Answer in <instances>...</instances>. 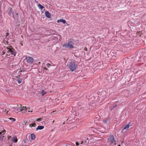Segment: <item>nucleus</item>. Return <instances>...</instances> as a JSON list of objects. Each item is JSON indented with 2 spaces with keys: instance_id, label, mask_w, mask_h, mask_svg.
<instances>
[{
  "instance_id": "obj_1",
  "label": "nucleus",
  "mask_w": 146,
  "mask_h": 146,
  "mask_svg": "<svg viewBox=\"0 0 146 146\" xmlns=\"http://www.w3.org/2000/svg\"><path fill=\"white\" fill-rule=\"evenodd\" d=\"M68 66L69 69L72 71H74L77 67V65H76L74 62L73 61H70Z\"/></svg>"
},
{
  "instance_id": "obj_2",
  "label": "nucleus",
  "mask_w": 146,
  "mask_h": 146,
  "mask_svg": "<svg viewBox=\"0 0 146 146\" xmlns=\"http://www.w3.org/2000/svg\"><path fill=\"white\" fill-rule=\"evenodd\" d=\"M6 48L8 50L7 51L8 53L9 54V53H11V54L14 55L15 56L16 52L15 49L11 46L7 47Z\"/></svg>"
},
{
  "instance_id": "obj_3",
  "label": "nucleus",
  "mask_w": 146,
  "mask_h": 146,
  "mask_svg": "<svg viewBox=\"0 0 146 146\" xmlns=\"http://www.w3.org/2000/svg\"><path fill=\"white\" fill-rule=\"evenodd\" d=\"M21 105H19V106L18 105L17 106H19L18 108H15V110L14 111L16 112V111H21L23 110L26 111H27V108L26 107H21Z\"/></svg>"
},
{
  "instance_id": "obj_4",
  "label": "nucleus",
  "mask_w": 146,
  "mask_h": 146,
  "mask_svg": "<svg viewBox=\"0 0 146 146\" xmlns=\"http://www.w3.org/2000/svg\"><path fill=\"white\" fill-rule=\"evenodd\" d=\"M13 10V9L11 7H9L8 9L7 14L9 18L12 17L14 14Z\"/></svg>"
},
{
  "instance_id": "obj_5",
  "label": "nucleus",
  "mask_w": 146,
  "mask_h": 146,
  "mask_svg": "<svg viewBox=\"0 0 146 146\" xmlns=\"http://www.w3.org/2000/svg\"><path fill=\"white\" fill-rule=\"evenodd\" d=\"M25 60H26V62L28 63H30L31 64L33 63L34 59L32 57L26 56Z\"/></svg>"
},
{
  "instance_id": "obj_6",
  "label": "nucleus",
  "mask_w": 146,
  "mask_h": 146,
  "mask_svg": "<svg viewBox=\"0 0 146 146\" xmlns=\"http://www.w3.org/2000/svg\"><path fill=\"white\" fill-rule=\"evenodd\" d=\"M71 42H69L68 44H64L63 46H66L70 48H74L73 46L71 44Z\"/></svg>"
},
{
  "instance_id": "obj_7",
  "label": "nucleus",
  "mask_w": 146,
  "mask_h": 146,
  "mask_svg": "<svg viewBox=\"0 0 146 146\" xmlns=\"http://www.w3.org/2000/svg\"><path fill=\"white\" fill-rule=\"evenodd\" d=\"M108 140L109 141H110L111 143H113L115 141V139L113 136L111 135H110V137L108 138Z\"/></svg>"
},
{
  "instance_id": "obj_8",
  "label": "nucleus",
  "mask_w": 146,
  "mask_h": 146,
  "mask_svg": "<svg viewBox=\"0 0 146 146\" xmlns=\"http://www.w3.org/2000/svg\"><path fill=\"white\" fill-rule=\"evenodd\" d=\"M73 116L71 117L70 116V117L68 118V119L67 120V122H69L70 123H71L72 122H73L74 121V119H73Z\"/></svg>"
},
{
  "instance_id": "obj_9",
  "label": "nucleus",
  "mask_w": 146,
  "mask_h": 146,
  "mask_svg": "<svg viewBox=\"0 0 146 146\" xmlns=\"http://www.w3.org/2000/svg\"><path fill=\"white\" fill-rule=\"evenodd\" d=\"M14 25L16 27H18L20 25V22L19 19H15Z\"/></svg>"
},
{
  "instance_id": "obj_10",
  "label": "nucleus",
  "mask_w": 146,
  "mask_h": 146,
  "mask_svg": "<svg viewBox=\"0 0 146 146\" xmlns=\"http://www.w3.org/2000/svg\"><path fill=\"white\" fill-rule=\"evenodd\" d=\"M12 17L15 19H18V14L17 13H15L14 14H13Z\"/></svg>"
},
{
  "instance_id": "obj_11",
  "label": "nucleus",
  "mask_w": 146,
  "mask_h": 146,
  "mask_svg": "<svg viewBox=\"0 0 146 146\" xmlns=\"http://www.w3.org/2000/svg\"><path fill=\"white\" fill-rule=\"evenodd\" d=\"M45 14L47 17L48 18H50V14L48 11H46Z\"/></svg>"
},
{
  "instance_id": "obj_12",
  "label": "nucleus",
  "mask_w": 146,
  "mask_h": 146,
  "mask_svg": "<svg viewBox=\"0 0 146 146\" xmlns=\"http://www.w3.org/2000/svg\"><path fill=\"white\" fill-rule=\"evenodd\" d=\"M44 127L43 126H38V127L36 128V129L37 130L38 129L41 130L43 129Z\"/></svg>"
},
{
  "instance_id": "obj_13",
  "label": "nucleus",
  "mask_w": 146,
  "mask_h": 146,
  "mask_svg": "<svg viewBox=\"0 0 146 146\" xmlns=\"http://www.w3.org/2000/svg\"><path fill=\"white\" fill-rule=\"evenodd\" d=\"M59 22H62L63 24H65L66 23V21L63 19H61L60 20H58L57 21V23H59Z\"/></svg>"
},
{
  "instance_id": "obj_14",
  "label": "nucleus",
  "mask_w": 146,
  "mask_h": 146,
  "mask_svg": "<svg viewBox=\"0 0 146 146\" xmlns=\"http://www.w3.org/2000/svg\"><path fill=\"white\" fill-rule=\"evenodd\" d=\"M18 139L16 137H14L12 138V141L14 143H16L17 142Z\"/></svg>"
},
{
  "instance_id": "obj_15",
  "label": "nucleus",
  "mask_w": 146,
  "mask_h": 146,
  "mask_svg": "<svg viewBox=\"0 0 146 146\" xmlns=\"http://www.w3.org/2000/svg\"><path fill=\"white\" fill-rule=\"evenodd\" d=\"M100 117H96L95 119V121H94L95 123H97L98 122L100 121Z\"/></svg>"
},
{
  "instance_id": "obj_16",
  "label": "nucleus",
  "mask_w": 146,
  "mask_h": 146,
  "mask_svg": "<svg viewBox=\"0 0 146 146\" xmlns=\"http://www.w3.org/2000/svg\"><path fill=\"white\" fill-rule=\"evenodd\" d=\"M31 139L32 140H34L35 139V136L34 134L32 133L31 134Z\"/></svg>"
},
{
  "instance_id": "obj_17",
  "label": "nucleus",
  "mask_w": 146,
  "mask_h": 146,
  "mask_svg": "<svg viewBox=\"0 0 146 146\" xmlns=\"http://www.w3.org/2000/svg\"><path fill=\"white\" fill-rule=\"evenodd\" d=\"M129 127V124H128L124 128L122 129V132L123 131V130L124 129H128Z\"/></svg>"
},
{
  "instance_id": "obj_18",
  "label": "nucleus",
  "mask_w": 146,
  "mask_h": 146,
  "mask_svg": "<svg viewBox=\"0 0 146 146\" xmlns=\"http://www.w3.org/2000/svg\"><path fill=\"white\" fill-rule=\"evenodd\" d=\"M38 6L39 7L40 10H42L43 8H44V7L43 6L39 4L38 5Z\"/></svg>"
},
{
  "instance_id": "obj_19",
  "label": "nucleus",
  "mask_w": 146,
  "mask_h": 146,
  "mask_svg": "<svg viewBox=\"0 0 146 146\" xmlns=\"http://www.w3.org/2000/svg\"><path fill=\"white\" fill-rule=\"evenodd\" d=\"M22 80V78H19L17 80V82L19 83H20L21 82Z\"/></svg>"
},
{
  "instance_id": "obj_20",
  "label": "nucleus",
  "mask_w": 146,
  "mask_h": 146,
  "mask_svg": "<svg viewBox=\"0 0 146 146\" xmlns=\"http://www.w3.org/2000/svg\"><path fill=\"white\" fill-rule=\"evenodd\" d=\"M42 95L43 96L46 94V92L44 90H42L41 92Z\"/></svg>"
},
{
  "instance_id": "obj_21",
  "label": "nucleus",
  "mask_w": 146,
  "mask_h": 146,
  "mask_svg": "<svg viewBox=\"0 0 146 146\" xmlns=\"http://www.w3.org/2000/svg\"><path fill=\"white\" fill-rule=\"evenodd\" d=\"M4 137V136H2L1 135L0 136V140L1 141H3Z\"/></svg>"
},
{
  "instance_id": "obj_22",
  "label": "nucleus",
  "mask_w": 146,
  "mask_h": 146,
  "mask_svg": "<svg viewBox=\"0 0 146 146\" xmlns=\"http://www.w3.org/2000/svg\"><path fill=\"white\" fill-rule=\"evenodd\" d=\"M42 118H39L37 119H36V120L37 121H42Z\"/></svg>"
},
{
  "instance_id": "obj_23",
  "label": "nucleus",
  "mask_w": 146,
  "mask_h": 146,
  "mask_svg": "<svg viewBox=\"0 0 146 146\" xmlns=\"http://www.w3.org/2000/svg\"><path fill=\"white\" fill-rule=\"evenodd\" d=\"M117 104H115V105H114L113 107L111 109V111H112L114 109V108H115V107H117Z\"/></svg>"
},
{
  "instance_id": "obj_24",
  "label": "nucleus",
  "mask_w": 146,
  "mask_h": 146,
  "mask_svg": "<svg viewBox=\"0 0 146 146\" xmlns=\"http://www.w3.org/2000/svg\"><path fill=\"white\" fill-rule=\"evenodd\" d=\"M32 126H31V127H35L36 125V124L35 123H32Z\"/></svg>"
},
{
  "instance_id": "obj_25",
  "label": "nucleus",
  "mask_w": 146,
  "mask_h": 146,
  "mask_svg": "<svg viewBox=\"0 0 146 146\" xmlns=\"http://www.w3.org/2000/svg\"><path fill=\"white\" fill-rule=\"evenodd\" d=\"M5 132H6V131L5 130H4L3 131H1L0 132V135H1V134H2V133H3L4 132V133H5Z\"/></svg>"
},
{
  "instance_id": "obj_26",
  "label": "nucleus",
  "mask_w": 146,
  "mask_h": 146,
  "mask_svg": "<svg viewBox=\"0 0 146 146\" xmlns=\"http://www.w3.org/2000/svg\"><path fill=\"white\" fill-rule=\"evenodd\" d=\"M89 143V142H88V141H85V142H84V144H87L88 143Z\"/></svg>"
},
{
  "instance_id": "obj_27",
  "label": "nucleus",
  "mask_w": 146,
  "mask_h": 146,
  "mask_svg": "<svg viewBox=\"0 0 146 146\" xmlns=\"http://www.w3.org/2000/svg\"><path fill=\"white\" fill-rule=\"evenodd\" d=\"M108 122V121L107 120H104L103 121L104 123H107Z\"/></svg>"
},
{
  "instance_id": "obj_28",
  "label": "nucleus",
  "mask_w": 146,
  "mask_h": 146,
  "mask_svg": "<svg viewBox=\"0 0 146 146\" xmlns=\"http://www.w3.org/2000/svg\"><path fill=\"white\" fill-rule=\"evenodd\" d=\"M11 119H12L11 120H12V122H14L15 121V120H16L15 119H14V118H12Z\"/></svg>"
},
{
  "instance_id": "obj_29",
  "label": "nucleus",
  "mask_w": 146,
  "mask_h": 146,
  "mask_svg": "<svg viewBox=\"0 0 146 146\" xmlns=\"http://www.w3.org/2000/svg\"><path fill=\"white\" fill-rule=\"evenodd\" d=\"M76 145L77 146H78L79 145V143L78 142H76Z\"/></svg>"
},
{
  "instance_id": "obj_30",
  "label": "nucleus",
  "mask_w": 146,
  "mask_h": 146,
  "mask_svg": "<svg viewBox=\"0 0 146 146\" xmlns=\"http://www.w3.org/2000/svg\"><path fill=\"white\" fill-rule=\"evenodd\" d=\"M20 77V75H19L15 76V77L17 78H19Z\"/></svg>"
},
{
  "instance_id": "obj_31",
  "label": "nucleus",
  "mask_w": 146,
  "mask_h": 146,
  "mask_svg": "<svg viewBox=\"0 0 146 146\" xmlns=\"http://www.w3.org/2000/svg\"><path fill=\"white\" fill-rule=\"evenodd\" d=\"M84 50H86V51H88V49L86 47L84 49Z\"/></svg>"
},
{
  "instance_id": "obj_32",
  "label": "nucleus",
  "mask_w": 146,
  "mask_h": 146,
  "mask_svg": "<svg viewBox=\"0 0 146 146\" xmlns=\"http://www.w3.org/2000/svg\"><path fill=\"white\" fill-rule=\"evenodd\" d=\"M4 112H6V113H8V111H7V110L6 109H5V111H4Z\"/></svg>"
},
{
  "instance_id": "obj_33",
  "label": "nucleus",
  "mask_w": 146,
  "mask_h": 146,
  "mask_svg": "<svg viewBox=\"0 0 146 146\" xmlns=\"http://www.w3.org/2000/svg\"><path fill=\"white\" fill-rule=\"evenodd\" d=\"M9 34V33H7L6 34V36H7Z\"/></svg>"
},
{
  "instance_id": "obj_34",
  "label": "nucleus",
  "mask_w": 146,
  "mask_h": 146,
  "mask_svg": "<svg viewBox=\"0 0 146 146\" xmlns=\"http://www.w3.org/2000/svg\"><path fill=\"white\" fill-rule=\"evenodd\" d=\"M23 141L25 143H26V139H24L23 140Z\"/></svg>"
},
{
  "instance_id": "obj_35",
  "label": "nucleus",
  "mask_w": 146,
  "mask_h": 146,
  "mask_svg": "<svg viewBox=\"0 0 146 146\" xmlns=\"http://www.w3.org/2000/svg\"><path fill=\"white\" fill-rule=\"evenodd\" d=\"M113 143H115L114 144H115V145H116V144H117L116 142V141H114Z\"/></svg>"
},
{
  "instance_id": "obj_36",
  "label": "nucleus",
  "mask_w": 146,
  "mask_h": 146,
  "mask_svg": "<svg viewBox=\"0 0 146 146\" xmlns=\"http://www.w3.org/2000/svg\"><path fill=\"white\" fill-rule=\"evenodd\" d=\"M50 65H50V64L48 63V67H49V66H50Z\"/></svg>"
},
{
  "instance_id": "obj_37",
  "label": "nucleus",
  "mask_w": 146,
  "mask_h": 146,
  "mask_svg": "<svg viewBox=\"0 0 146 146\" xmlns=\"http://www.w3.org/2000/svg\"><path fill=\"white\" fill-rule=\"evenodd\" d=\"M27 137H26V138H26V139H26V140H27V141H29V140H28V139H27Z\"/></svg>"
},
{
  "instance_id": "obj_38",
  "label": "nucleus",
  "mask_w": 146,
  "mask_h": 146,
  "mask_svg": "<svg viewBox=\"0 0 146 146\" xmlns=\"http://www.w3.org/2000/svg\"><path fill=\"white\" fill-rule=\"evenodd\" d=\"M43 68L44 69H45V70H47V69L46 67H44Z\"/></svg>"
},
{
  "instance_id": "obj_39",
  "label": "nucleus",
  "mask_w": 146,
  "mask_h": 146,
  "mask_svg": "<svg viewBox=\"0 0 146 146\" xmlns=\"http://www.w3.org/2000/svg\"><path fill=\"white\" fill-rule=\"evenodd\" d=\"M32 123L30 124H29V127H31V126H32Z\"/></svg>"
},
{
  "instance_id": "obj_40",
  "label": "nucleus",
  "mask_w": 146,
  "mask_h": 146,
  "mask_svg": "<svg viewBox=\"0 0 146 146\" xmlns=\"http://www.w3.org/2000/svg\"><path fill=\"white\" fill-rule=\"evenodd\" d=\"M84 142L83 141H81V144H83L84 143Z\"/></svg>"
},
{
  "instance_id": "obj_41",
  "label": "nucleus",
  "mask_w": 146,
  "mask_h": 146,
  "mask_svg": "<svg viewBox=\"0 0 146 146\" xmlns=\"http://www.w3.org/2000/svg\"><path fill=\"white\" fill-rule=\"evenodd\" d=\"M104 94V93H103L102 92V94H101L100 96H102H102L103 95V94Z\"/></svg>"
},
{
  "instance_id": "obj_42",
  "label": "nucleus",
  "mask_w": 146,
  "mask_h": 146,
  "mask_svg": "<svg viewBox=\"0 0 146 146\" xmlns=\"http://www.w3.org/2000/svg\"><path fill=\"white\" fill-rule=\"evenodd\" d=\"M28 122H25V125H27V123H28Z\"/></svg>"
},
{
  "instance_id": "obj_43",
  "label": "nucleus",
  "mask_w": 146,
  "mask_h": 146,
  "mask_svg": "<svg viewBox=\"0 0 146 146\" xmlns=\"http://www.w3.org/2000/svg\"><path fill=\"white\" fill-rule=\"evenodd\" d=\"M5 52H4L3 51L2 52V53H3V54H5Z\"/></svg>"
},
{
  "instance_id": "obj_44",
  "label": "nucleus",
  "mask_w": 146,
  "mask_h": 146,
  "mask_svg": "<svg viewBox=\"0 0 146 146\" xmlns=\"http://www.w3.org/2000/svg\"><path fill=\"white\" fill-rule=\"evenodd\" d=\"M10 55V54H6V56H9Z\"/></svg>"
},
{
  "instance_id": "obj_45",
  "label": "nucleus",
  "mask_w": 146,
  "mask_h": 146,
  "mask_svg": "<svg viewBox=\"0 0 146 146\" xmlns=\"http://www.w3.org/2000/svg\"><path fill=\"white\" fill-rule=\"evenodd\" d=\"M35 1H36V3H38V1H36V0H35Z\"/></svg>"
},
{
  "instance_id": "obj_46",
  "label": "nucleus",
  "mask_w": 146,
  "mask_h": 146,
  "mask_svg": "<svg viewBox=\"0 0 146 146\" xmlns=\"http://www.w3.org/2000/svg\"><path fill=\"white\" fill-rule=\"evenodd\" d=\"M12 118V117H10V118H9V119L10 120H11L12 119H11Z\"/></svg>"
},
{
  "instance_id": "obj_47",
  "label": "nucleus",
  "mask_w": 146,
  "mask_h": 146,
  "mask_svg": "<svg viewBox=\"0 0 146 146\" xmlns=\"http://www.w3.org/2000/svg\"><path fill=\"white\" fill-rule=\"evenodd\" d=\"M22 72V70H21L20 71H19V72Z\"/></svg>"
},
{
  "instance_id": "obj_48",
  "label": "nucleus",
  "mask_w": 146,
  "mask_h": 146,
  "mask_svg": "<svg viewBox=\"0 0 146 146\" xmlns=\"http://www.w3.org/2000/svg\"><path fill=\"white\" fill-rule=\"evenodd\" d=\"M123 143V141H121V144H122Z\"/></svg>"
},
{
  "instance_id": "obj_49",
  "label": "nucleus",
  "mask_w": 146,
  "mask_h": 146,
  "mask_svg": "<svg viewBox=\"0 0 146 146\" xmlns=\"http://www.w3.org/2000/svg\"><path fill=\"white\" fill-rule=\"evenodd\" d=\"M38 64H40V62H38Z\"/></svg>"
},
{
  "instance_id": "obj_50",
  "label": "nucleus",
  "mask_w": 146,
  "mask_h": 146,
  "mask_svg": "<svg viewBox=\"0 0 146 146\" xmlns=\"http://www.w3.org/2000/svg\"><path fill=\"white\" fill-rule=\"evenodd\" d=\"M66 24H67V26H68V25H69V24H67V23H66Z\"/></svg>"
},
{
  "instance_id": "obj_51",
  "label": "nucleus",
  "mask_w": 146,
  "mask_h": 146,
  "mask_svg": "<svg viewBox=\"0 0 146 146\" xmlns=\"http://www.w3.org/2000/svg\"><path fill=\"white\" fill-rule=\"evenodd\" d=\"M118 146H121V145H120L119 144V145Z\"/></svg>"
},
{
  "instance_id": "obj_52",
  "label": "nucleus",
  "mask_w": 146,
  "mask_h": 146,
  "mask_svg": "<svg viewBox=\"0 0 146 146\" xmlns=\"http://www.w3.org/2000/svg\"><path fill=\"white\" fill-rule=\"evenodd\" d=\"M96 94H97V93H96V94L95 95H94L95 96L96 95Z\"/></svg>"
},
{
  "instance_id": "obj_53",
  "label": "nucleus",
  "mask_w": 146,
  "mask_h": 146,
  "mask_svg": "<svg viewBox=\"0 0 146 146\" xmlns=\"http://www.w3.org/2000/svg\"><path fill=\"white\" fill-rule=\"evenodd\" d=\"M139 33H141V32H140V31H139Z\"/></svg>"
},
{
  "instance_id": "obj_54",
  "label": "nucleus",
  "mask_w": 146,
  "mask_h": 146,
  "mask_svg": "<svg viewBox=\"0 0 146 146\" xmlns=\"http://www.w3.org/2000/svg\"><path fill=\"white\" fill-rule=\"evenodd\" d=\"M30 111H28V112H29Z\"/></svg>"
},
{
  "instance_id": "obj_55",
  "label": "nucleus",
  "mask_w": 146,
  "mask_h": 146,
  "mask_svg": "<svg viewBox=\"0 0 146 146\" xmlns=\"http://www.w3.org/2000/svg\"><path fill=\"white\" fill-rule=\"evenodd\" d=\"M54 121H53V122H54Z\"/></svg>"
},
{
  "instance_id": "obj_56",
  "label": "nucleus",
  "mask_w": 146,
  "mask_h": 146,
  "mask_svg": "<svg viewBox=\"0 0 146 146\" xmlns=\"http://www.w3.org/2000/svg\"><path fill=\"white\" fill-rule=\"evenodd\" d=\"M25 146H27L26 145H25Z\"/></svg>"
}]
</instances>
